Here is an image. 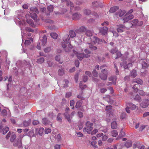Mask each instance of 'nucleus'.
I'll use <instances>...</instances> for the list:
<instances>
[{
	"label": "nucleus",
	"mask_w": 149,
	"mask_h": 149,
	"mask_svg": "<svg viewBox=\"0 0 149 149\" xmlns=\"http://www.w3.org/2000/svg\"><path fill=\"white\" fill-rule=\"evenodd\" d=\"M93 123H91L89 121H87L86 124V126L83 129L84 132H87L88 134H91L92 135L94 134L97 133V130L96 129L93 130Z\"/></svg>",
	"instance_id": "1"
},
{
	"label": "nucleus",
	"mask_w": 149,
	"mask_h": 149,
	"mask_svg": "<svg viewBox=\"0 0 149 149\" xmlns=\"http://www.w3.org/2000/svg\"><path fill=\"white\" fill-rule=\"evenodd\" d=\"M84 51L87 54H84V53L79 54L77 52L75 53L76 56L80 60H81L83 58H87L90 56V52L88 49H85Z\"/></svg>",
	"instance_id": "2"
},
{
	"label": "nucleus",
	"mask_w": 149,
	"mask_h": 149,
	"mask_svg": "<svg viewBox=\"0 0 149 149\" xmlns=\"http://www.w3.org/2000/svg\"><path fill=\"white\" fill-rule=\"evenodd\" d=\"M30 10L31 17L35 21L37 22V8L34 7H31L30 8Z\"/></svg>",
	"instance_id": "3"
},
{
	"label": "nucleus",
	"mask_w": 149,
	"mask_h": 149,
	"mask_svg": "<svg viewBox=\"0 0 149 149\" xmlns=\"http://www.w3.org/2000/svg\"><path fill=\"white\" fill-rule=\"evenodd\" d=\"M69 111V108H66L65 110V113H64V115L65 118L70 123L71 122L70 118H72V117L74 115L75 113L74 111L72 112L71 113L70 117V115L68 113Z\"/></svg>",
	"instance_id": "4"
},
{
	"label": "nucleus",
	"mask_w": 149,
	"mask_h": 149,
	"mask_svg": "<svg viewBox=\"0 0 149 149\" xmlns=\"http://www.w3.org/2000/svg\"><path fill=\"white\" fill-rule=\"evenodd\" d=\"M127 106L125 108L126 111L128 113H130V111L129 110L130 109L131 110H134L138 108V106H136L132 103H128L127 104Z\"/></svg>",
	"instance_id": "5"
},
{
	"label": "nucleus",
	"mask_w": 149,
	"mask_h": 149,
	"mask_svg": "<svg viewBox=\"0 0 149 149\" xmlns=\"http://www.w3.org/2000/svg\"><path fill=\"white\" fill-rule=\"evenodd\" d=\"M108 72L106 69H103L101 70V73L99 74L100 78L103 80H105L107 79Z\"/></svg>",
	"instance_id": "6"
},
{
	"label": "nucleus",
	"mask_w": 149,
	"mask_h": 149,
	"mask_svg": "<svg viewBox=\"0 0 149 149\" xmlns=\"http://www.w3.org/2000/svg\"><path fill=\"white\" fill-rule=\"evenodd\" d=\"M23 137V136H20L19 139L17 141H14L13 145L15 146H18L19 148H21L22 146L21 140Z\"/></svg>",
	"instance_id": "7"
},
{
	"label": "nucleus",
	"mask_w": 149,
	"mask_h": 149,
	"mask_svg": "<svg viewBox=\"0 0 149 149\" xmlns=\"http://www.w3.org/2000/svg\"><path fill=\"white\" fill-rule=\"evenodd\" d=\"M91 43L93 44H95L97 43L99 44L102 42V41L101 39L95 37H93L92 38H91Z\"/></svg>",
	"instance_id": "8"
},
{
	"label": "nucleus",
	"mask_w": 149,
	"mask_h": 149,
	"mask_svg": "<svg viewBox=\"0 0 149 149\" xmlns=\"http://www.w3.org/2000/svg\"><path fill=\"white\" fill-rule=\"evenodd\" d=\"M149 105V100H143L140 103V106L143 108H145L148 107Z\"/></svg>",
	"instance_id": "9"
},
{
	"label": "nucleus",
	"mask_w": 149,
	"mask_h": 149,
	"mask_svg": "<svg viewBox=\"0 0 149 149\" xmlns=\"http://www.w3.org/2000/svg\"><path fill=\"white\" fill-rule=\"evenodd\" d=\"M133 17L134 16L132 15H129L127 14L125 16L123 20L125 22H127L133 19Z\"/></svg>",
	"instance_id": "10"
},
{
	"label": "nucleus",
	"mask_w": 149,
	"mask_h": 149,
	"mask_svg": "<svg viewBox=\"0 0 149 149\" xmlns=\"http://www.w3.org/2000/svg\"><path fill=\"white\" fill-rule=\"evenodd\" d=\"M108 29L106 27L101 28L100 29V32L102 35H105L107 34Z\"/></svg>",
	"instance_id": "11"
},
{
	"label": "nucleus",
	"mask_w": 149,
	"mask_h": 149,
	"mask_svg": "<svg viewBox=\"0 0 149 149\" xmlns=\"http://www.w3.org/2000/svg\"><path fill=\"white\" fill-rule=\"evenodd\" d=\"M61 45H62V47L63 48H65V52H68L69 51H70V49H71L72 48V46L70 44H69L68 45V47H69V48H68V47H67L66 48H65L66 47V45L65 44H64V43H62Z\"/></svg>",
	"instance_id": "12"
},
{
	"label": "nucleus",
	"mask_w": 149,
	"mask_h": 149,
	"mask_svg": "<svg viewBox=\"0 0 149 149\" xmlns=\"http://www.w3.org/2000/svg\"><path fill=\"white\" fill-rule=\"evenodd\" d=\"M117 31L118 32H122L125 28V26L122 24L117 25Z\"/></svg>",
	"instance_id": "13"
},
{
	"label": "nucleus",
	"mask_w": 149,
	"mask_h": 149,
	"mask_svg": "<svg viewBox=\"0 0 149 149\" xmlns=\"http://www.w3.org/2000/svg\"><path fill=\"white\" fill-rule=\"evenodd\" d=\"M40 40L41 41L42 45L44 46L45 45L47 42V38L46 36H44L40 38Z\"/></svg>",
	"instance_id": "14"
},
{
	"label": "nucleus",
	"mask_w": 149,
	"mask_h": 149,
	"mask_svg": "<svg viewBox=\"0 0 149 149\" xmlns=\"http://www.w3.org/2000/svg\"><path fill=\"white\" fill-rule=\"evenodd\" d=\"M2 2L3 5L2 6V8L4 9L7 7L9 3V1L8 0H2Z\"/></svg>",
	"instance_id": "15"
},
{
	"label": "nucleus",
	"mask_w": 149,
	"mask_h": 149,
	"mask_svg": "<svg viewBox=\"0 0 149 149\" xmlns=\"http://www.w3.org/2000/svg\"><path fill=\"white\" fill-rule=\"evenodd\" d=\"M2 127L1 126H0V132H3V134H5L9 131V128L8 127H6L4 129H2Z\"/></svg>",
	"instance_id": "16"
},
{
	"label": "nucleus",
	"mask_w": 149,
	"mask_h": 149,
	"mask_svg": "<svg viewBox=\"0 0 149 149\" xmlns=\"http://www.w3.org/2000/svg\"><path fill=\"white\" fill-rule=\"evenodd\" d=\"M66 4L67 6L70 7V10L72 9L74 7L73 4L72 3L70 0H68L66 1Z\"/></svg>",
	"instance_id": "17"
},
{
	"label": "nucleus",
	"mask_w": 149,
	"mask_h": 149,
	"mask_svg": "<svg viewBox=\"0 0 149 149\" xmlns=\"http://www.w3.org/2000/svg\"><path fill=\"white\" fill-rule=\"evenodd\" d=\"M117 79V77L115 76H111L109 78V80L112 81L114 85L116 84V81Z\"/></svg>",
	"instance_id": "18"
},
{
	"label": "nucleus",
	"mask_w": 149,
	"mask_h": 149,
	"mask_svg": "<svg viewBox=\"0 0 149 149\" xmlns=\"http://www.w3.org/2000/svg\"><path fill=\"white\" fill-rule=\"evenodd\" d=\"M69 40L70 38L68 35H65L63 39L64 42L66 43H68L69 42Z\"/></svg>",
	"instance_id": "19"
},
{
	"label": "nucleus",
	"mask_w": 149,
	"mask_h": 149,
	"mask_svg": "<svg viewBox=\"0 0 149 149\" xmlns=\"http://www.w3.org/2000/svg\"><path fill=\"white\" fill-rule=\"evenodd\" d=\"M111 128L112 129H116L117 128L118 125L116 121L112 122L111 124Z\"/></svg>",
	"instance_id": "20"
},
{
	"label": "nucleus",
	"mask_w": 149,
	"mask_h": 149,
	"mask_svg": "<svg viewBox=\"0 0 149 149\" xmlns=\"http://www.w3.org/2000/svg\"><path fill=\"white\" fill-rule=\"evenodd\" d=\"M133 82L134 83H136L139 84H141L143 83V81L140 79L137 78L136 79L133 81Z\"/></svg>",
	"instance_id": "21"
},
{
	"label": "nucleus",
	"mask_w": 149,
	"mask_h": 149,
	"mask_svg": "<svg viewBox=\"0 0 149 149\" xmlns=\"http://www.w3.org/2000/svg\"><path fill=\"white\" fill-rule=\"evenodd\" d=\"M81 15L78 13H75L72 15L73 19L74 20L75 19H78L80 17Z\"/></svg>",
	"instance_id": "22"
},
{
	"label": "nucleus",
	"mask_w": 149,
	"mask_h": 149,
	"mask_svg": "<svg viewBox=\"0 0 149 149\" xmlns=\"http://www.w3.org/2000/svg\"><path fill=\"white\" fill-rule=\"evenodd\" d=\"M130 75L133 78L135 77L137 75L136 71L134 70H133L131 72Z\"/></svg>",
	"instance_id": "23"
},
{
	"label": "nucleus",
	"mask_w": 149,
	"mask_h": 149,
	"mask_svg": "<svg viewBox=\"0 0 149 149\" xmlns=\"http://www.w3.org/2000/svg\"><path fill=\"white\" fill-rule=\"evenodd\" d=\"M118 9V7L117 6H113L111 7L109 10V12L111 13H113Z\"/></svg>",
	"instance_id": "24"
},
{
	"label": "nucleus",
	"mask_w": 149,
	"mask_h": 149,
	"mask_svg": "<svg viewBox=\"0 0 149 149\" xmlns=\"http://www.w3.org/2000/svg\"><path fill=\"white\" fill-rule=\"evenodd\" d=\"M125 12L124 10L122 11L121 10H119L118 13H117L116 15H119V17H121L125 14Z\"/></svg>",
	"instance_id": "25"
},
{
	"label": "nucleus",
	"mask_w": 149,
	"mask_h": 149,
	"mask_svg": "<svg viewBox=\"0 0 149 149\" xmlns=\"http://www.w3.org/2000/svg\"><path fill=\"white\" fill-rule=\"evenodd\" d=\"M26 22L28 23L31 25L32 27H35V25L31 19H27L26 20Z\"/></svg>",
	"instance_id": "26"
},
{
	"label": "nucleus",
	"mask_w": 149,
	"mask_h": 149,
	"mask_svg": "<svg viewBox=\"0 0 149 149\" xmlns=\"http://www.w3.org/2000/svg\"><path fill=\"white\" fill-rule=\"evenodd\" d=\"M30 40H26L25 41L24 44L25 45L28 46L30 45L31 43L30 41L32 42H33V38H30Z\"/></svg>",
	"instance_id": "27"
},
{
	"label": "nucleus",
	"mask_w": 149,
	"mask_h": 149,
	"mask_svg": "<svg viewBox=\"0 0 149 149\" xmlns=\"http://www.w3.org/2000/svg\"><path fill=\"white\" fill-rule=\"evenodd\" d=\"M111 135L113 137H116L118 135V132L116 130H113L111 132Z\"/></svg>",
	"instance_id": "28"
},
{
	"label": "nucleus",
	"mask_w": 149,
	"mask_h": 149,
	"mask_svg": "<svg viewBox=\"0 0 149 149\" xmlns=\"http://www.w3.org/2000/svg\"><path fill=\"white\" fill-rule=\"evenodd\" d=\"M57 120L59 122H62V118L61 114L59 113L57 117Z\"/></svg>",
	"instance_id": "29"
},
{
	"label": "nucleus",
	"mask_w": 149,
	"mask_h": 149,
	"mask_svg": "<svg viewBox=\"0 0 149 149\" xmlns=\"http://www.w3.org/2000/svg\"><path fill=\"white\" fill-rule=\"evenodd\" d=\"M69 35L71 38H73L76 36L75 33L73 31H70Z\"/></svg>",
	"instance_id": "30"
},
{
	"label": "nucleus",
	"mask_w": 149,
	"mask_h": 149,
	"mask_svg": "<svg viewBox=\"0 0 149 149\" xmlns=\"http://www.w3.org/2000/svg\"><path fill=\"white\" fill-rule=\"evenodd\" d=\"M31 122V120H29L28 121H25L23 123L24 126L26 127L29 126Z\"/></svg>",
	"instance_id": "31"
},
{
	"label": "nucleus",
	"mask_w": 149,
	"mask_h": 149,
	"mask_svg": "<svg viewBox=\"0 0 149 149\" xmlns=\"http://www.w3.org/2000/svg\"><path fill=\"white\" fill-rule=\"evenodd\" d=\"M132 145V142L131 141H127L125 144V146L127 148H129Z\"/></svg>",
	"instance_id": "32"
},
{
	"label": "nucleus",
	"mask_w": 149,
	"mask_h": 149,
	"mask_svg": "<svg viewBox=\"0 0 149 149\" xmlns=\"http://www.w3.org/2000/svg\"><path fill=\"white\" fill-rule=\"evenodd\" d=\"M139 85L138 84H136L134 85L133 87V88L135 92H137L138 91L139 87Z\"/></svg>",
	"instance_id": "33"
},
{
	"label": "nucleus",
	"mask_w": 149,
	"mask_h": 149,
	"mask_svg": "<svg viewBox=\"0 0 149 149\" xmlns=\"http://www.w3.org/2000/svg\"><path fill=\"white\" fill-rule=\"evenodd\" d=\"M107 66L106 65H103L101 66L100 67L99 65H97L95 66V68L97 70H99V69L100 68V69H103V68L104 67H106Z\"/></svg>",
	"instance_id": "34"
},
{
	"label": "nucleus",
	"mask_w": 149,
	"mask_h": 149,
	"mask_svg": "<svg viewBox=\"0 0 149 149\" xmlns=\"http://www.w3.org/2000/svg\"><path fill=\"white\" fill-rule=\"evenodd\" d=\"M42 123L45 124H48L50 123V121L47 118H45L42 119Z\"/></svg>",
	"instance_id": "35"
},
{
	"label": "nucleus",
	"mask_w": 149,
	"mask_h": 149,
	"mask_svg": "<svg viewBox=\"0 0 149 149\" xmlns=\"http://www.w3.org/2000/svg\"><path fill=\"white\" fill-rule=\"evenodd\" d=\"M82 105V103L81 101H77L76 103L75 106L76 108H78L80 107Z\"/></svg>",
	"instance_id": "36"
},
{
	"label": "nucleus",
	"mask_w": 149,
	"mask_h": 149,
	"mask_svg": "<svg viewBox=\"0 0 149 149\" xmlns=\"http://www.w3.org/2000/svg\"><path fill=\"white\" fill-rule=\"evenodd\" d=\"M97 142L95 141H93L91 142V145L94 148H97V146L96 145Z\"/></svg>",
	"instance_id": "37"
},
{
	"label": "nucleus",
	"mask_w": 149,
	"mask_h": 149,
	"mask_svg": "<svg viewBox=\"0 0 149 149\" xmlns=\"http://www.w3.org/2000/svg\"><path fill=\"white\" fill-rule=\"evenodd\" d=\"M86 34L88 36H91L93 35V32L90 30H87L86 31Z\"/></svg>",
	"instance_id": "38"
},
{
	"label": "nucleus",
	"mask_w": 149,
	"mask_h": 149,
	"mask_svg": "<svg viewBox=\"0 0 149 149\" xmlns=\"http://www.w3.org/2000/svg\"><path fill=\"white\" fill-rule=\"evenodd\" d=\"M50 36L52 38L54 39H56L58 36L57 34L55 33H51Z\"/></svg>",
	"instance_id": "39"
},
{
	"label": "nucleus",
	"mask_w": 149,
	"mask_h": 149,
	"mask_svg": "<svg viewBox=\"0 0 149 149\" xmlns=\"http://www.w3.org/2000/svg\"><path fill=\"white\" fill-rule=\"evenodd\" d=\"M84 14L86 15H89L91 13V11L90 10L87 9H85L84 10Z\"/></svg>",
	"instance_id": "40"
},
{
	"label": "nucleus",
	"mask_w": 149,
	"mask_h": 149,
	"mask_svg": "<svg viewBox=\"0 0 149 149\" xmlns=\"http://www.w3.org/2000/svg\"><path fill=\"white\" fill-rule=\"evenodd\" d=\"M142 68L145 69L147 67V65L146 63L144 61H142Z\"/></svg>",
	"instance_id": "41"
},
{
	"label": "nucleus",
	"mask_w": 149,
	"mask_h": 149,
	"mask_svg": "<svg viewBox=\"0 0 149 149\" xmlns=\"http://www.w3.org/2000/svg\"><path fill=\"white\" fill-rule=\"evenodd\" d=\"M92 6L94 8H95L96 7H97L99 5L98 2L97 1L93 2H92Z\"/></svg>",
	"instance_id": "42"
},
{
	"label": "nucleus",
	"mask_w": 149,
	"mask_h": 149,
	"mask_svg": "<svg viewBox=\"0 0 149 149\" xmlns=\"http://www.w3.org/2000/svg\"><path fill=\"white\" fill-rule=\"evenodd\" d=\"M58 73L59 75H62L64 74V70L63 69H60L58 71Z\"/></svg>",
	"instance_id": "43"
},
{
	"label": "nucleus",
	"mask_w": 149,
	"mask_h": 149,
	"mask_svg": "<svg viewBox=\"0 0 149 149\" xmlns=\"http://www.w3.org/2000/svg\"><path fill=\"white\" fill-rule=\"evenodd\" d=\"M134 100L139 102L140 101L141 98L139 95H136L135 97L134 98Z\"/></svg>",
	"instance_id": "44"
},
{
	"label": "nucleus",
	"mask_w": 149,
	"mask_h": 149,
	"mask_svg": "<svg viewBox=\"0 0 149 149\" xmlns=\"http://www.w3.org/2000/svg\"><path fill=\"white\" fill-rule=\"evenodd\" d=\"M16 136L15 134H12L10 139V141L12 142L14 141V140L16 139Z\"/></svg>",
	"instance_id": "45"
},
{
	"label": "nucleus",
	"mask_w": 149,
	"mask_h": 149,
	"mask_svg": "<svg viewBox=\"0 0 149 149\" xmlns=\"http://www.w3.org/2000/svg\"><path fill=\"white\" fill-rule=\"evenodd\" d=\"M132 26L134 25H137V23L138 22V20L137 19H134V20L132 21Z\"/></svg>",
	"instance_id": "46"
},
{
	"label": "nucleus",
	"mask_w": 149,
	"mask_h": 149,
	"mask_svg": "<svg viewBox=\"0 0 149 149\" xmlns=\"http://www.w3.org/2000/svg\"><path fill=\"white\" fill-rule=\"evenodd\" d=\"M53 9V6L52 5H50L48 6L47 7V9L50 13L52 11Z\"/></svg>",
	"instance_id": "47"
},
{
	"label": "nucleus",
	"mask_w": 149,
	"mask_h": 149,
	"mask_svg": "<svg viewBox=\"0 0 149 149\" xmlns=\"http://www.w3.org/2000/svg\"><path fill=\"white\" fill-rule=\"evenodd\" d=\"M125 135V133L124 131H123V130H121L120 134L119 135V136L120 137H124Z\"/></svg>",
	"instance_id": "48"
},
{
	"label": "nucleus",
	"mask_w": 149,
	"mask_h": 149,
	"mask_svg": "<svg viewBox=\"0 0 149 149\" xmlns=\"http://www.w3.org/2000/svg\"><path fill=\"white\" fill-rule=\"evenodd\" d=\"M44 129L43 128H40L39 130V134L41 136L43 132Z\"/></svg>",
	"instance_id": "49"
},
{
	"label": "nucleus",
	"mask_w": 149,
	"mask_h": 149,
	"mask_svg": "<svg viewBox=\"0 0 149 149\" xmlns=\"http://www.w3.org/2000/svg\"><path fill=\"white\" fill-rule=\"evenodd\" d=\"M92 73L93 75L95 77H97V74L98 72L96 71V70L94 69L93 72Z\"/></svg>",
	"instance_id": "50"
},
{
	"label": "nucleus",
	"mask_w": 149,
	"mask_h": 149,
	"mask_svg": "<svg viewBox=\"0 0 149 149\" xmlns=\"http://www.w3.org/2000/svg\"><path fill=\"white\" fill-rule=\"evenodd\" d=\"M82 81H81L79 84V86L82 89H84L86 88V85H84L83 86L82 84Z\"/></svg>",
	"instance_id": "51"
},
{
	"label": "nucleus",
	"mask_w": 149,
	"mask_h": 149,
	"mask_svg": "<svg viewBox=\"0 0 149 149\" xmlns=\"http://www.w3.org/2000/svg\"><path fill=\"white\" fill-rule=\"evenodd\" d=\"M112 108V106L111 105L107 106H106L105 109L108 112L110 111L109 110L111 109Z\"/></svg>",
	"instance_id": "52"
},
{
	"label": "nucleus",
	"mask_w": 149,
	"mask_h": 149,
	"mask_svg": "<svg viewBox=\"0 0 149 149\" xmlns=\"http://www.w3.org/2000/svg\"><path fill=\"white\" fill-rule=\"evenodd\" d=\"M74 100H70V106L71 107H72V109H73L74 108Z\"/></svg>",
	"instance_id": "53"
},
{
	"label": "nucleus",
	"mask_w": 149,
	"mask_h": 149,
	"mask_svg": "<svg viewBox=\"0 0 149 149\" xmlns=\"http://www.w3.org/2000/svg\"><path fill=\"white\" fill-rule=\"evenodd\" d=\"M118 49H117L116 48H115V49H111L110 51V52L112 54H114L116 53L118 51Z\"/></svg>",
	"instance_id": "54"
},
{
	"label": "nucleus",
	"mask_w": 149,
	"mask_h": 149,
	"mask_svg": "<svg viewBox=\"0 0 149 149\" xmlns=\"http://www.w3.org/2000/svg\"><path fill=\"white\" fill-rule=\"evenodd\" d=\"M86 29L85 27L82 26L81 27L80 29V30L82 32H84L86 31Z\"/></svg>",
	"instance_id": "55"
},
{
	"label": "nucleus",
	"mask_w": 149,
	"mask_h": 149,
	"mask_svg": "<svg viewBox=\"0 0 149 149\" xmlns=\"http://www.w3.org/2000/svg\"><path fill=\"white\" fill-rule=\"evenodd\" d=\"M10 10L9 9L6 8L4 10V14L5 15H7L9 14Z\"/></svg>",
	"instance_id": "56"
},
{
	"label": "nucleus",
	"mask_w": 149,
	"mask_h": 149,
	"mask_svg": "<svg viewBox=\"0 0 149 149\" xmlns=\"http://www.w3.org/2000/svg\"><path fill=\"white\" fill-rule=\"evenodd\" d=\"M125 65H127V66H126L125 65H124L125 69L128 68L129 67H131L132 66V64L131 63H129L128 64H126Z\"/></svg>",
	"instance_id": "57"
},
{
	"label": "nucleus",
	"mask_w": 149,
	"mask_h": 149,
	"mask_svg": "<svg viewBox=\"0 0 149 149\" xmlns=\"http://www.w3.org/2000/svg\"><path fill=\"white\" fill-rule=\"evenodd\" d=\"M44 59L42 57L38 59V63H42L44 62Z\"/></svg>",
	"instance_id": "58"
},
{
	"label": "nucleus",
	"mask_w": 149,
	"mask_h": 149,
	"mask_svg": "<svg viewBox=\"0 0 149 149\" xmlns=\"http://www.w3.org/2000/svg\"><path fill=\"white\" fill-rule=\"evenodd\" d=\"M89 48L92 50H96L97 49V47L93 45H90L89 46Z\"/></svg>",
	"instance_id": "59"
},
{
	"label": "nucleus",
	"mask_w": 149,
	"mask_h": 149,
	"mask_svg": "<svg viewBox=\"0 0 149 149\" xmlns=\"http://www.w3.org/2000/svg\"><path fill=\"white\" fill-rule=\"evenodd\" d=\"M56 139L58 141H60L61 140V137L60 134H58L56 137Z\"/></svg>",
	"instance_id": "60"
},
{
	"label": "nucleus",
	"mask_w": 149,
	"mask_h": 149,
	"mask_svg": "<svg viewBox=\"0 0 149 149\" xmlns=\"http://www.w3.org/2000/svg\"><path fill=\"white\" fill-rule=\"evenodd\" d=\"M11 122L13 124L16 123L15 118H11L10 119Z\"/></svg>",
	"instance_id": "61"
},
{
	"label": "nucleus",
	"mask_w": 149,
	"mask_h": 149,
	"mask_svg": "<svg viewBox=\"0 0 149 149\" xmlns=\"http://www.w3.org/2000/svg\"><path fill=\"white\" fill-rule=\"evenodd\" d=\"M103 127H101L100 128V130L102 131L103 132H107V129L106 127H104L103 128V129H102Z\"/></svg>",
	"instance_id": "62"
},
{
	"label": "nucleus",
	"mask_w": 149,
	"mask_h": 149,
	"mask_svg": "<svg viewBox=\"0 0 149 149\" xmlns=\"http://www.w3.org/2000/svg\"><path fill=\"white\" fill-rule=\"evenodd\" d=\"M116 55L117 56V57L115 58V59H116L122 56V54L120 52H118L116 54Z\"/></svg>",
	"instance_id": "63"
},
{
	"label": "nucleus",
	"mask_w": 149,
	"mask_h": 149,
	"mask_svg": "<svg viewBox=\"0 0 149 149\" xmlns=\"http://www.w3.org/2000/svg\"><path fill=\"white\" fill-rule=\"evenodd\" d=\"M51 130L50 128H47L45 130V133L46 134H48L51 132Z\"/></svg>",
	"instance_id": "64"
}]
</instances>
